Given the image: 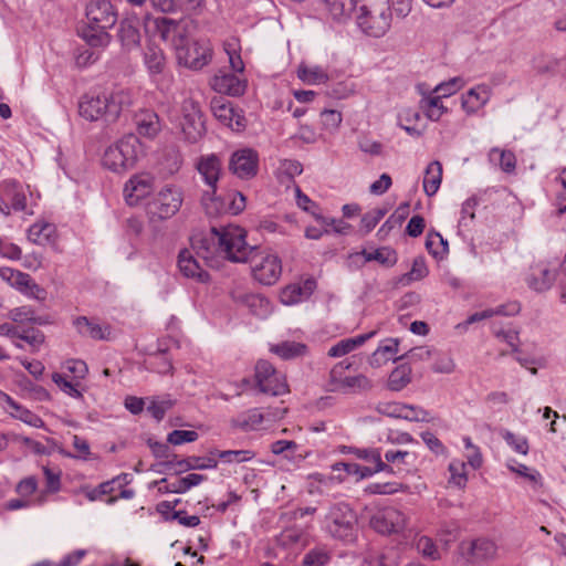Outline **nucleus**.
Instances as JSON below:
<instances>
[{
	"instance_id": "obj_1",
	"label": "nucleus",
	"mask_w": 566,
	"mask_h": 566,
	"mask_svg": "<svg viewBox=\"0 0 566 566\" xmlns=\"http://www.w3.org/2000/svg\"><path fill=\"white\" fill-rule=\"evenodd\" d=\"M191 248L208 265H212L216 255L232 262H247L251 252L245 242V231L234 226L221 230L213 227L208 234L193 235Z\"/></svg>"
},
{
	"instance_id": "obj_2",
	"label": "nucleus",
	"mask_w": 566,
	"mask_h": 566,
	"mask_svg": "<svg viewBox=\"0 0 566 566\" xmlns=\"http://www.w3.org/2000/svg\"><path fill=\"white\" fill-rule=\"evenodd\" d=\"M130 105L132 96L123 90L109 94H85L78 102V114L90 122L104 119L107 123H113Z\"/></svg>"
},
{
	"instance_id": "obj_3",
	"label": "nucleus",
	"mask_w": 566,
	"mask_h": 566,
	"mask_svg": "<svg viewBox=\"0 0 566 566\" xmlns=\"http://www.w3.org/2000/svg\"><path fill=\"white\" fill-rule=\"evenodd\" d=\"M196 169L209 187L202 195V206L209 216H216L224 208L223 200L217 196V184L222 174V160L216 154L202 155L197 159Z\"/></svg>"
},
{
	"instance_id": "obj_4",
	"label": "nucleus",
	"mask_w": 566,
	"mask_h": 566,
	"mask_svg": "<svg viewBox=\"0 0 566 566\" xmlns=\"http://www.w3.org/2000/svg\"><path fill=\"white\" fill-rule=\"evenodd\" d=\"M391 19L389 0H361L357 23L364 33L375 38L385 35L391 25Z\"/></svg>"
},
{
	"instance_id": "obj_5",
	"label": "nucleus",
	"mask_w": 566,
	"mask_h": 566,
	"mask_svg": "<svg viewBox=\"0 0 566 566\" xmlns=\"http://www.w3.org/2000/svg\"><path fill=\"white\" fill-rule=\"evenodd\" d=\"M323 530L335 539L352 542L357 534V515L347 503H334L324 516Z\"/></svg>"
},
{
	"instance_id": "obj_6",
	"label": "nucleus",
	"mask_w": 566,
	"mask_h": 566,
	"mask_svg": "<svg viewBox=\"0 0 566 566\" xmlns=\"http://www.w3.org/2000/svg\"><path fill=\"white\" fill-rule=\"evenodd\" d=\"M139 153L138 137L128 134L105 150L102 163L105 168L114 172H123L135 166Z\"/></svg>"
},
{
	"instance_id": "obj_7",
	"label": "nucleus",
	"mask_w": 566,
	"mask_h": 566,
	"mask_svg": "<svg viewBox=\"0 0 566 566\" xmlns=\"http://www.w3.org/2000/svg\"><path fill=\"white\" fill-rule=\"evenodd\" d=\"M174 48L179 64L192 70H200L207 65L212 56V49L207 40L188 41L180 36L178 42L174 41Z\"/></svg>"
},
{
	"instance_id": "obj_8",
	"label": "nucleus",
	"mask_w": 566,
	"mask_h": 566,
	"mask_svg": "<svg viewBox=\"0 0 566 566\" xmlns=\"http://www.w3.org/2000/svg\"><path fill=\"white\" fill-rule=\"evenodd\" d=\"M251 251L248 260L251 264L253 277L263 285L274 284L282 274V263L277 255L271 253L255 252V248L249 247Z\"/></svg>"
},
{
	"instance_id": "obj_9",
	"label": "nucleus",
	"mask_w": 566,
	"mask_h": 566,
	"mask_svg": "<svg viewBox=\"0 0 566 566\" xmlns=\"http://www.w3.org/2000/svg\"><path fill=\"white\" fill-rule=\"evenodd\" d=\"M12 212L33 214V211L28 207L23 185L14 179H6L0 182V213L9 217Z\"/></svg>"
},
{
	"instance_id": "obj_10",
	"label": "nucleus",
	"mask_w": 566,
	"mask_h": 566,
	"mask_svg": "<svg viewBox=\"0 0 566 566\" xmlns=\"http://www.w3.org/2000/svg\"><path fill=\"white\" fill-rule=\"evenodd\" d=\"M180 127L185 139L191 144L199 142L206 134L203 113L193 98H186L181 104Z\"/></svg>"
},
{
	"instance_id": "obj_11",
	"label": "nucleus",
	"mask_w": 566,
	"mask_h": 566,
	"mask_svg": "<svg viewBox=\"0 0 566 566\" xmlns=\"http://www.w3.org/2000/svg\"><path fill=\"white\" fill-rule=\"evenodd\" d=\"M349 366L350 364L345 365V363L342 361L331 370L329 377L332 390L347 394L370 389L371 381L365 375L342 377L343 371L348 369Z\"/></svg>"
},
{
	"instance_id": "obj_12",
	"label": "nucleus",
	"mask_w": 566,
	"mask_h": 566,
	"mask_svg": "<svg viewBox=\"0 0 566 566\" xmlns=\"http://www.w3.org/2000/svg\"><path fill=\"white\" fill-rule=\"evenodd\" d=\"M406 524V515L395 507L379 510L369 520L370 527L380 534L399 533L405 530Z\"/></svg>"
},
{
	"instance_id": "obj_13",
	"label": "nucleus",
	"mask_w": 566,
	"mask_h": 566,
	"mask_svg": "<svg viewBox=\"0 0 566 566\" xmlns=\"http://www.w3.org/2000/svg\"><path fill=\"white\" fill-rule=\"evenodd\" d=\"M182 203V193L179 188L175 186L164 187L153 201V213L159 219H168L175 216Z\"/></svg>"
},
{
	"instance_id": "obj_14",
	"label": "nucleus",
	"mask_w": 566,
	"mask_h": 566,
	"mask_svg": "<svg viewBox=\"0 0 566 566\" xmlns=\"http://www.w3.org/2000/svg\"><path fill=\"white\" fill-rule=\"evenodd\" d=\"M85 15L87 23L101 29H111L117 21V13L111 0H90Z\"/></svg>"
},
{
	"instance_id": "obj_15",
	"label": "nucleus",
	"mask_w": 566,
	"mask_h": 566,
	"mask_svg": "<svg viewBox=\"0 0 566 566\" xmlns=\"http://www.w3.org/2000/svg\"><path fill=\"white\" fill-rule=\"evenodd\" d=\"M259 155L252 148L234 151L229 159V170L241 179H251L258 174Z\"/></svg>"
},
{
	"instance_id": "obj_16",
	"label": "nucleus",
	"mask_w": 566,
	"mask_h": 566,
	"mask_svg": "<svg viewBox=\"0 0 566 566\" xmlns=\"http://www.w3.org/2000/svg\"><path fill=\"white\" fill-rule=\"evenodd\" d=\"M211 111L214 117L232 130L240 132L245 127V118L238 113L232 104L223 97H216L211 101Z\"/></svg>"
},
{
	"instance_id": "obj_17",
	"label": "nucleus",
	"mask_w": 566,
	"mask_h": 566,
	"mask_svg": "<svg viewBox=\"0 0 566 566\" xmlns=\"http://www.w3.org/2000/svg\"><path fill=\"white\" fill-rule=\"evenodd\" d=\"M154 179L149 175H135L124 188L125 199L129 206L137 205L142 199L149 196L153 191Z\"/></svg>"
},
{
	"instance_id": "obj_18",
	"label": "nucleus",
	"mask_w": 566,
	"mask_h": 566,
	"mask_svg": "<svg viewBox=\"0 0 566 566\" xmlns=\"http://www.w3.org/2000/svg\"><path fill=\"white\" fill-rule=\"evenodd\" d=\"M490 97L491 88L485 84H480L470 88L462 96L461 105L468 115H473L489 102Z\"/></svg>"
},
{
	"instance_id": "obj_19",
	"label": "nucleus",
	"mask_w": 566,
	"mask_h": 566,
	"mask_svg": "<svg viewBox=\"0 0 566 566\" xmlns=\"http://www.w3.org/2000/svg\"><path fill=\"white\" fill-rule=\"evenodd\" d=\"M212 87L214 91L231 96H240L244 94L247 83L244 80L239 78L231 73L218 74L212 80Z\"/></svg>"
},
{
	"instance_id": "obj_20",
	"label": "nucleus",
	"mask_w": 566,
	"mask_h": 566,
	"mask_svg": "<svg viewBox=\"0 0 566 566\" xmlns=\"http://www.w3.org/2000/svg\"><path fill=\"white\" fill-rule=\"evenodd\" d=\"M178 266L186 277H191L202 283L209 281L208 272L200 266L198 260L187 249L179 252Z\"/></svg>"
},
{
	"instance_id": "obj_21",
	"label": "nucleus",
	"mask_w": 566,
	"mask_h": 566,
	"mask_svg": "<svg viewBox=\"0 0 566 566\" xmlns=\"http://www.w3.org/2000/svg\"><path fill=\"white\" fill-rule=\"evenodd\" d=\"M175 459L176 454H172V460L160 462L157 464V467L164 468L166 470L177 464L180 468L177 473H181L188 470L216 469L218 467V461L213 458L189 457L177 462H175Z\"/></svg>"
},
{
	"instance_id": "obj_22",
	"label": "nucleus",
	"mask_w": 566,
	"mask_h": 566,
	"mask_svg": "<svg viewBox=\"0 0 566 566\" xmlns=\"http://www.w3.org/2000/svg\"><path fill=\"white\" fill-rule=\"evenodd\" d=\"M135 125L140 136L153 138L160 132L158 115L153 111H142L135 115Z\"/></svg>"
},
{
	"instance_id": "obj_23",
	"label": "nucleus",
	"mask_w": 566,
	"mask_h": 566,
	"mask_svg": "<svg viewBox=\"0 0 566 566\" xmlns=\"http://www.w3.org/2000/svg\"><path fill=\"white\" fill-rule=\"evenodd\" d=\"M399 340L397 338L386 339L384 344L379 345L378 348L371 354L369 364L371 367H380L388 363L390 359L398 361L405 358V355L392 358V355L398 352Z\"/></svg>"
},
{
	"instance_id": "obj_24",
	"label": "nucleus",
	"mask_w": 566,
	"mask_h": 566,
	"mask_svg": "<svg viewBox=\"0 0 566 566\" xmlns=\"http://www.w3.org/2000/svg\"><path fill=\"white\" fill-rule=\"evenodd\" d=\"M156 32L164 41H170L174 45V41L179 40L180 36H184L178 21L166 18L158 17L154 20Z\"/></svg>"
},
{
	"instance_id": "obj_25",
	"label": "nucleus",
	"mask_w": 566,
	"mask_h": 566,
	"mask_svg": "<svg viewBox=\"0 0 566 566\" xmlns=\"http://www.w3.org/2000/svg\"><path fill=\"white\" fill-rule=\"evenodd\" d=\"M118 38L124 48L132 50L137 48L140 42V33L137 22L134 20H123L119 23Z\"/></svg>"
},
{
	"instance_id": "obj_26",
	"label": "nucleus",
	"mask_w": 566,
	"mask_h": 566,
	"mask_svg": "<svg viewBox=\"0 0 566 566\" xmlns=\"http://www.w3.org/2000/svg\"><path fill=\"white\" fill-rule=\"evenodd\" d=\"M363 256L365 262L376 261L381 265L385 266H394L397 263V253L395 250L382 247L379 249H376L373 252H368L367 250H363L360 252H357L353 254V256Z\"/></svg>"
},
{
	"instance_id": "obj_27",
	"label": "nucleus",
	"mask_w": 566,
	"mask_h": 566,
	"mask_svg": "<svg viewBox=\"0 0 566 566\" xmlns=\"http://www.w3.org/2000/svg\"><path fill=\"white\" fill-rule=\"evenodd\" d=\"M365 563L368 566H397L399 563V552L394 547L371 551L365 557Z\"/></svg>"
},
{
	"instance_id": "obj_28",
	"label": "nucleus",
	"mask_w": 566,
	"mask_h": 566,
	"mask_svg": "<svg viewBox=\"0 0 566 566\" xmlns=\"http://www.w3.org/2000/svg\"><path fill=\"white\" fill-rule=\"evenodd\" d=\"M145 64L151 75L164 73L166 67V57L160 48L149 44L144 53Z\"/></svg>"
},
{
	"instance_id": "obj_29",
	"label": "nucleus",
	"mask_w": 566,
	"mask_h": 566,
	"mask_svg": "<svg viewBox=\"0 0 566 566\" xmlns=\"http://www.w3.org/2000/svg\"><path fill=\"white\" fill-rule=\"evenodd\" d=\"M442 180V165L434 160L426 169L423 177V190L431 197L438 191Z\"/></svg>"
},
{
	"instance_id": "obj_30",
	"label": "nucleus",
	"mask_w": 566,
	"mask_h": 566,
	"mask_svg": "<svg viewBox=\"0 0 566 566\" xmlns=\"http://www.w3.org/2000/svg\"><path fill=\"white\" fill-rule=\"evenodd\" d=\"M74 325L80 334L90 336L94 339H108L109 328H103L101 325L91 322L85 316H80L74 321Z\"/></svg>"
},
{
	"instance_id": "obj_31",
	"label": "nucleus",
	"mask_w": 566,
	"mask_h": 566,
	"mask_svg": "<svg viewBox=\"0 0 566 566\" xmlns=\"http://www.w3.org/2000/svg\"><path fill=\"white\" fill-rule=\"evenodd\" d=\"M8 406L11 409L12 417L23 421L24 423L34 427V428H43L44 421L31 410L20 406L18 402L8 397Z\"/></svg>"
},
{
	"instance_id": "obj_32",
	"label": "nucleus",
	"mask_w": 566,
	"mask_h": 566,
	"mask_svg": "<svg viewBox=\"0 0 566 566\" xmlns=\"http://www.w3.org/2000/svg\"><path fill=\"white\" fill-rule=\"evenodd\" d=\"M271 350L283 359L302 357L307 352V346L297 342H282L271 347Z\"/></svg>"
},
{
	"instance_id": "obj_33",
	"label": "nucleus",
	"mask_w": 566,
	"mask_h": 566,
	"mask_svg": "<svg viewBox=\"0 0 566 566\" xmlns=\"http://www.w3.org/2000/svg\"><path fill=\"white\" fill-rule=\"evenodd\" d=\"M107 30L108 29H101L87 23L86 27L81 30V36L93 48L105 46L108 44L111 38Z\"/></svg>"
},
{
	"instance_id": "obj_34",
	"label": "nucleus",
	"mask_w": 566,
	"mask_h": 566,
	"mask_svg": "<svg viewBox=\"0 0 566 566\" xmlns=\"http://www.w3.org/2000/svg\"><path fill=\"white\" fill-rule=\"evenodd\" d=\"M297 76L304 83L310 85L322 84L328 81L327 72L318 65L307 66L305 64H301L297 69Z\"/></svg>"
},
{
	"instance_id": "obj_35",
	"label": "nucleus",
	"mask_w": 566,
	"mask_h": 566,
	"mask_svg": "<svg viewBox=\"0 0 566 566\" xmlns=\"http://www.w3.org/2000/svg\"><path fill=\"white\" fill-rule=\"evenodd\" d=\"M55 234V227L51 223H35L28 230V238L35 244L50 243Z\"/></svg>"
},
{
	"instance_id": "obj_36",
	"label": "nucleus",
	"mask_w": 566,
	"mask_h": 566,
	"mask_svg": "<svg viewBox=\"0 0 566 566\" xmlns=\"http://www.w3.org/2000/svg\"><path fill=\"white\" fill-rule=\"evenodd\" d=\"M9 318L15 323L30 322L38 325H46L50 323L49 316H36L30 306H20L9 312Z\"/></svg>"
},
{
	"instance_id": "obj_37",
	"label": "nucleus",
	"mask_w": 566,
	"mask_h": 566,
	"mask_svg": "<svg viewBox=\"0 0 566 566\" xmlns=\"http://www.w3.org/2000/svg\"><path fill=\"white\" fill-rule=\"evenodd\" d=\"M518 312L520 305L517 303L500 305L495 310L489 308L470 315L467 319V324H473L482 319L490 318L494 315H515Z\"/></svg>"
},
{
	"instance_id": "obj_38",
	"label": "nucleus",
	"mask_w": 566,
	"mask_h": 566,
	"mask_svg": "<svg viewBox=\"0 0 566 566\" xmlns=\"http://www.w3.org/2000/svg\"><path fill=\"white\" fill-rule=\"evenodd\" d=\"M263 421L262 412L254 408L231 420V426L241 430H253Z\"/></svg>"
},
{
	"instance_id": "obj_39",
	"label": "nucleus",
	"mask_w": 566,
	"mask_h": 566,
	"mask_svg": "<svg viewBox=\"0 0 566 566\" xmlns=\"http://www.w3.org/2000/svg\"><path fill=\"white\" fill-rule=\"evenodd\" d=\"M0 275L3 280H6L11 286L27 292V289L31 284V276L28 273L21 272L19 270H13L10 268H4L0 271Z\"/></svg>"
},
{
	"instance_id": "obj_40",
	"label": "nucleus",
	"mask_w": 566,
	"mask_h": 566,
	"mask_svg": "<svg viewBox=\"0 0 566 566\" xmlns=\"http://www.w3.org/2000/svg\"><path fill=\"white\" fill-rule=\"evenodd\" d=\"M411 368L407 364L396 367L389 375L388 386L391 390L399 391L411 380Z\"/></svg>"
},
{
	"instance_id": "obj_41",
	"label": "nucleus",
	"mask_w": 566,
	"mask_h": 566,
	"mask_svg": "<svg viewBox=\"0 0 566 566\" xmlns=\"http://www.w3.org/2000/svg\"><path fill=\"white\" fill-rule=\"evenodd\" d=\"M426 248L436 259H443L449 251L448 241L438 232H429L426 239Z\"/></svg>"
},
{
	"instance_id": "obj_42",
	"label": "nucleus",
	"mask_w": 566,
	"mask_h": 566,
	"mask_svg": "<svg viewBox=\"0 0 566 566\" xmlns=\"http://www.w3.org/2000/svg\"><path fill=\"white\" fill-rule=\"evenodd\" d=\"M334 19L348 17L355 9V0H323Z\"/></svg>"
},
{
	"instance_id": "obj_43",
	"label": "nucleus",
	"mask_w": 566,
	"mask_h": 566,
	"mask_svg": "<svg viewBox=\"0 0 566 566\" xmlns=\"http://www.w3.org/2000/svg\"><path fill=\"white\" fill-rule=\"evenodd\" d=\"M539 277L536 276L535 273H533L528 279V285L533 290L537 292H543L548 290L553 282L555 281V275L546 268L538 269Z\"/></svg>"
},
{
	"instance_id": "obj_44",
	"label": "nucleus",
	"mask_w": 566,
	"mask_h": 566,
	"mask_svg": "<svg viewBox=\"0 0 566 566\" xmlns=\"http://www.w3.org/2000/svg\"><path fill=\"white\" fill-rule=\"evenodd\" d=\"M355 454L359 459L374 463L376 471L392 473V468L382 461L379 449H356Z\"/></svg>"
},
{
	"instance_id": "obj_45",
	"label": "nucleus",
	"mask_w": 566,
	"mask_h": 566,
	"mask_svg": "<svg viewBox=\"0 0 566 566\" xmlns=\"http://www.w3.org/2000/svg\"><path fill=\"white\" fill-rule=\"evenodd\" d=\"M258 387L261 392L272 396H280L287 392V385L284 379L281 378L277 371L269 377L268 380H263L262 384Z\"/></svg>"
},
{
	"instance_id": "obj_46",
	"label": "nucleus",
	"mask_w": 566,
	"mask_h": 566,
	"mask_svg": "<svg viewBox=\"0 0 566 566\" xmlns=\"http://www.w3.org/2000/svg\"><path fill=\"white\" fill-rule=\"evenodd\" d=\"M223 200L224 208L220 210L216 216L229 212L231 214H239L242 212L245 208V197L239 192H231L228 195V202H226V199L221 197Z\"/></svg>"
},
{
	"instance_id": "obj_47",
	"label": "nucleus",
	"mask_w": 566,
	"mask_h": 566,
	"mask_svg": "<svg viewBox=\"0 0 566 566\" xmlns=\"http://www.w3.org/2000/svg\"><path fill=\"white\" fill-rule=\"evenodd\" d=\"M207 476L198 473H190L184 478H179L172 482V490L175 493L182 494L186 493L193 486L199 485L201 482L206 481Z\"/></svg>"
},
{
	"instance_id": "obj_48",
	"label": "nucleus",
	"mask_w": 566,
	"mask_h": 566,
	"mask_svg": "<svg viewBox=\"0 0 566 566\" xmlns=\"http://www.w3.org/2000/svg\"><path fill=\"white\" fill-rule=\"evenodd\" d=\"M507 468L510 471L528 480L533 485H542V475L538 471L530 469L524 464L517 463L515 460L509 462Z\"/></svg>"
},
{
	"instance_id": "obj_49",
	"label": "nucleus",
	"mask_w": 566,
	"mask_h": 566,
	"mask_svg": "<svg viewBox=\"0 0 566 566\" xmlns=\"http://www.w3.org/2000/svg\"><path fill=\"white\" fill-rule=\"evenodd\" d=\"M496 156L499 157V165L503 171L513 172L515 170L516 158L512 151L493 148L490 151V159L494 161Z\"/></svg>"
},
{
	"instance_id": "obj_50",
	"label": "nucleus",
	"mask_w": 566,
	"mask_h": 566,
	"mask_svg": "<svg viewBox=\"0 0 566 566\" xmlns=\"http://www.w3.org/2000/svg\"><path fill=\"white\" fill-rule=\"evenodd\" d=\"M305 535L304 528L298 526L285 527L277 537L280 545L292 546L302 542Z\"/></svg>"
},
{
	"instance_id": "obj_51",
	"label": "nucleus",
	"mask_w": 566,
	"mask_h": 566,
	"mask_svg": "<svg viewBox=\"0 0 566 566\" xmlns=\"http://www.w3.org/2000/svg\"><path fill=\"white\" fill-rule=\"evenodd\" d=\"M255 453L252 450H226L218 453V458L224 463H242L252 460Z\"/></svg>"
},
{
	"instance_id": "obj_52",
	"label": "nucleus",
	"mask_w": 566,
	"mask_h": 566,
	"mask_svg": "<svg viewBox=\"0 0 566 566\" xmlns=\"http://www.w3.org/2000/svg\"><path fill=\"white\" fill-rule=\"evenodd\" d=\"M72 444L74 449L77 451V453H71L69 451H65L63 449L60 450V453L65 458H74V459H81V460H87L91 454L90 444L85 439H82L81 437L74 434L72 439Z\"/></svg>"
},
{
	"instance_id": "obj_53",
	"label": "nucleus",
	"mask_w": 566,
	"mask_h": 566,
	"mask_svg": "<svg viewBox=\"0 0 566 566\" xmlns=\"http://www.w3.org/2000/svg\"><path fill=\"white\" fill-rule=\"evenodd\" d=\"M471 553L476 558H488L495 553V545L486 538H478L471 543Z\"/></svg>"
},
{
	"instance_id": "obj_54",
	"label": "nucleus",
	"mask_w": 566,
	"mask_h": 566,
	"mask_svg": "<svg viewBox=\"0 0 566 566\" xmlns=\"http://www.w3.org/2000/svg\"><path fill=\"white\" fill-rule=\"evenodd\" d=\"M174 406V401L169 398L151 399L147 407V411L154 419L160 421L164 419L166 412Z\"/></svg>"
},
{
	"instance_id": "obj_55",
	"label": "nucleus",
	"mask_w": 566,
	"mask_h": 566,
	"mask_svg": "<svg viewBox=\"0 0 566 566\" xmlns=\"http://www.w3.org/2000/svg\"><path fill=\"white\" fill-rule=\"evenodd\" d=\"M19 339L27 342L33 352H38L44 344L45 336L40 329L31 327L20 331Z\"/></svg>"
},
{
	"instance_id": "obj_56",
	"label": "nucleus",
	"mask_w": 566,
	"mask_h": 566,
	"mask_svg": "<svg viewBox=\"0 0 566 566\" xmlns=\"http://www.w3.org/2000/svg\"><path fill=\"white\" fill-rule=\"evenodd\" d=\"M241 302L255 315L265 312L269 305V301L259 294H244L241 296Z\"/></svg>"
},
{
	"instance_id": "obj_57",
	"label": "nucleus",
	"mask_w": 566,
	"mask_h": 566,
	"mask_svg": "<svg viewBox=\"0 0 566 566\" xmlns=\"http://www.w3.org/2000/svg\"><path fill=\"white\" fill-rule=\"evenodd\" d=\"M426 104V113L431 120H439L448 112V108L442 104V96L429 97Z\"/></svg>"
},
{
	"instance_id": "obj_58",
	"label": "nucleus",
	"mask_w": 566,
	"mask_h": 566,
	"mask_svg": "<svg viewBox=\"0 0 566 566\" xmlns=\"http://www.w3.org/2000/svg\"><path fill=\"white\" fill-rule=\"evenodd\" d=\"M388 209L386 207L376 208L365 213L361 218V228L366 233L370 232L377 223L387 214Z\"/></svg>"
},
{
	"instance_id": "obj_59",
	"label": "nucleus",
	"mask_w": 566,
	"mask_h": 566,
	"mask_svg": "<svg viewBox=\"0 0 566 566\" xmlns=\"http://www.w3.org/2000/svg\"><path fill=\"white\" fill-rule=\"evenodd\" d=\"M52 380L67 396L75 398V399L83 398L82 392L76 387L77 384H73L72 381H69L63 375H61L59 373H54L52 375Z\"/></svg>"
},
{
	"instance_id": "obj_60",
	"label": "nucleus",
	"mask_w": 566,
	"mask_h": 566,
	"mask_svg": "<svg viewBox=\"0 0 566 566\" xmlns=\"http://www.w3.org/2000/svg\"><path fill=\"white\" fill-rule=\"evenodd\" d=\"M428 275V268L423 258L418 256L413 260L411 270L406 273L402 281L411 282L422 280Z\"/></svg>"
},
{
	"instance_id": "obj_61",
	"label": "nucleus",
	"mask_w": 566,
	"mask_h": 566,
	"mask_svg": "<svg viewBox=\"0 0 566 566\" xmlns=\"http://www.w3.org/2000/svg\"><path fill=\"white\" fill-rule=\"evenodd\" d=\"M416 547L418 553H420L423 557L430 558L432 560H436L440 557L437 546L428 536L419 537L416 543Z\"/></svg>"
},
{
	"instance_id": "obj_62",
	"label": "nucleus",
	"mask_w": 566,
	"mask_h": 566,
	"mask_svg": "<svg viewBox=\"0 0 566 566\" xmlns=\"http://www.w3.org/2000/svg\"><path fill=\"white\" fill-rule=\"evenodd\" d=\"M329 560V554L323 548H313L305 554L303 566H324Z\"/></svg>"
},
{
	"instance_id": "obj_63",
	"label": "nucleus",
	"mask_w": 566,
	"mask_h": 566,
	"mask_svg": "<svg viewBox=\"0 0 566 566\" xmlns=\"http://www.w3.org/2000/svg\"><path fill=\"white\" fill-rule=\"evenodd\" d=\"M502 438L510 444L517 453L527 454L528 452V442L524 437H517L513 432L509 430L502 431Z\"/></svg>"
},
{
	"instance_id": "obj_64",
	"label": "nucleus",
	"mask_w": 566,
	"mask_h": 566,
	"mask_svg": "<svg viewBox=\"0 0 566 566\" xmlns=\"http://www.w3.org/2000/svg\"><path fill=\"white\" fill-rule=\"evenodd\" d=\"M303 300H306L302 292L300 284H291L283 289L281 293V301L286 305L296 304Z\"/></svg>"
}]
</instances>
